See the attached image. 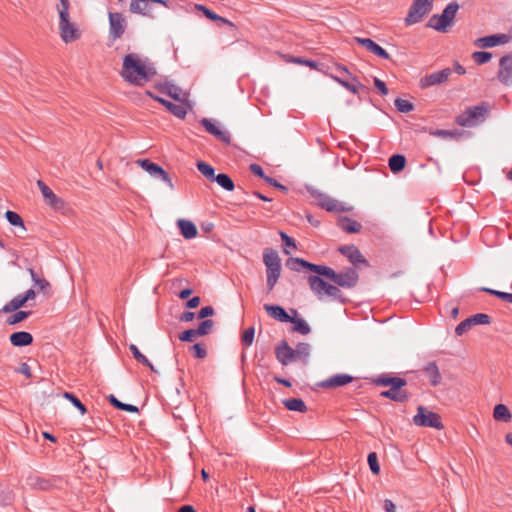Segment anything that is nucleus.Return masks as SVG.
<instances>
[{"label": "nucleus", "instance_id": "1", "mask_svg": "<svg viewBox=\"0 0 512 512\" xmlns=\"http://www.w3.org/2000/svg\"><path fill=\"white\" fill-rule=\"evenodd\" d=\"M157 74L154 63L147 57L137 53H129L124 56L121 77L129 84L143 86L150 82Z\"/></svg>", "mask_w": 512, "mask_h": 512}, {"label": "nucleus", "instance_id": "2", "mask_svg": "<svg viewBox=\"0 0 512 512\" xmlns=\"http://www.w3.org/2000/svg\"><path fill=\"white\" fill-rule=\"evenodd\" d=\"M489 109L490 105L487 102H481L479 105L467 107L454 121L461 127H476L488 118Z\"/></svg>", "mask_w": 512, "mask_h": 512}, {"label": "nucleus", "instance_id": "3", "mask_svg": "<svg viewBox=\"0 0 512 512\" xmlns=\"http://www.w3.org/2000/svg\"><path fill=\"white\" fill-rule=\"evenodd\" d=\"M460 5L456 1L450 2L442 11L441 14L432 15L426 26L436 30L437 32L445 33L454 24L457 12Z\"/></svg>", "mask_w": 512, "mask_h": 512}, {"label": "nucleus", "instance_id": "4", "mask_svg": "<svg viewBox=\"0 0 512 512\" xmlns=\"http://www.w3.org/2000/svg\"><path fill=\"white\" fill-rule=\"evenodd\" d=\"M308 284L310 286L311 291L319 299H322L324 295H327L342 303L345 302V298L343 297L341 290L337 286L327 283L324 279H322L319 276L309 275Z\"/></svg>", "mask_w": 512, "mask_h": 512}, {"label": "nucleus", "instance_id": "5", "mask_svg": "<svg viewBox=\"0 0 512 512\" xmlns=\"http://www.w3.org/2000/svg\"><path fill=\"white\" fill-rule=\"evenodd\" d=\"M308 191L316 200L317 205L328 212H349L352 210L351 206H347L345 203H342L317 189H308Z\"/></svg>", "mask_w": 512, "mask_h": 512}, {"label": "nucleus", "instance_id": "6", "mask_svg": "<svg viewBox=\"0 0 512 512\" xmlns=\"http://www.w3.org/2000/svg\"><path fill=\"white\" fill-rule=\"evenodd\" d=\"M433 8V0H413L405 18L407 26L419 23Z\"/></svg>", "mask_w": 512, "mask_h": 512}, {"label": "nucleus", "instance_id": "7", "mask_svg": "<svg viewBox=\"0 0 512 512\" xmlns=\"http://www.w3.org/2000/svg\"><path fill=\"white\" fill-rule=\"evenodd\" d=\"M413 422L420 427H430L438 430L444 428L440 415L423 406L417 408V414L413 417Z\"/></svg>", "mask_w": 512, "mask_h": 512}, {"label": "nucleus", "instance_id": "8", "mask_svg": "<svg viewBox=\"0 0 512 512\" xmlns=\"http://www.w3.org/2000/svg\"><path fill=\"white\" fill-rule=\"evenodd\" d=\"M329 280L339 287L351 289L358 284L359 274L354 267H348L344 271L340 272H336L332 269Z\"/></svg>", "mask_w": 512, "mask_h": 512}, {"label": "nucleus", "instance_id": "9", "mask_svg": "<svg viewBox=\"0 0 512 512\" xmlns=\"http://www.w3.org/2000/svg\"><path fill=\"white\" fill-rule=\"evenodd\" d=\"M406 385V379L399 377L394 384L389 386V389L382 391L380 396L398 403H405L411 396L407 390L403 389Z\"/></svg>", "mask_w": 512, "mask_h": 512}, {"label": "nucleus", "instance_id": "10", "mask_svg": "<svg viewBox=\"0 0 512 512\" xmlns=\"http://www.w3.org/2000/svg\"><path fill=\"white\" fill-rule=\"evenodd\" d=\"M137 164L149 175L165 182L171 190L174 189L171 177L160 165L150 161L149 159H139L137 160Z\"/></svg>", "mask_w": 512, "mask_h": 512}, {"label": "nucleus", "instance_id": "11", "mask_svg": "<svg viewBox=\"0 0 512 512\" xmlns=\"http://www.w3.org/2000/svg\"><path fill=\"white\" fill-rule=\"evenodd\" d=\"M59 29L61 39L65 43L73 42L80 36L75 24L70 21L69 12L59 14Z\"/></svg>", "mask_w": 512, "mask_h": 512}, {"label": "nucleus", "instance_id": "12", "mask_svg": "<svg viewBox=\"0 0 512 512\" xmlns=\"http://www.w3.org/2000/svg\"><path fill=\"white\" fill-rule=\"evenodd\" d=\"M490 323L491 317L488 314L477 313L460 322L455 329V333L458 336H461L464 333H466L469 329H471V327L474 325H487Z\"/></svg>", "mask_w": 512, "mask_h": 512}, {"label": "nucleus", "instance_id": "13", "mask_svg": "<svg viewBox=\"0 0 512 512\" xmlns=\"http://www.w3.org/2000/svg\"><path fill=\"white\" fill-rule=\"evenodd\" d=\"M109 26V36L115 41L124 34L126 20L121 13L109 12Z\"/></svg>", "mask_w": 512, "mask_h": 512}, {"label": "nucleus", "instance_id": "14", "mask_svg": "<svg viewBox=\"0 0 512 512\" xmlns=\"http://www.w3.org/2000/svg\"><path fill=\"white\" fill-rule=\"evenodd\" d=\"M200 124L205 128V130L213 135L216 139L223 142L226 145L231 144V134L228 130L221 129L217 126L213 120L209 118H202L200 120Z\"/></svg>", "mask_w": 512, "mask_h": 512}, {"label": "nucleus", "instance_id": "15", "mask_svg": "<svg viewBox=\"0 0 512 512\" xmlns=\"http://www.w3.org/2000/svg\"><path fill=\"white\" fill-rule=\"evenodd\" d=\"M45 202L54 210L61 211L65 208V201L58 197L42 180L37 181Z\"/></svg>", "mask_w": 512, "mask_h": 512}, {"label": "nucleus", "instance_id": "16", "mask_svg": "<svg viewBox=\"0 0 512 512\" xmlns=\"http://www.w3.org/2000/svg\"><path fill=\"white\" fill-rule=\"evenodd\" d=\"M451 74L452 70L450 68H445L440 71L433 72L422 77L419 81V86L424 89L430 86L445 83Z\"/></svg>", "mask_w": 512, "mask_h": 512}, {"label": "nucleus", "instance_id": "17", "mask_svg": "<svg viewBox=\"0 0 512 512\" xmlns=\"http://www.w3.org/2000/svg\"><path fill=\"white\" fill-rule=\"evenodd\" d=\"M338 251L343 256L348 258V260L354 266V268L358 267L361 264L365 266L369 265L367 259L363 256L361 251L353 244L339 246Z\"/></svg>", "mask_w": 512, "mask_h": 512}, {"label": "nucleus", "instance_id": "18", "mask_svg": "<svg viewBox=\"0 0 512 512\" xmlns=\"http://www.w3.org/2000/svg\"><path fill=\"white\" fill-rule=\"evenodd\" d=\"M498 79L504 85L512 82V51L500 58Z\"/></svg>", "mask_w": 512, "mask_h": 512}, {"label": "nucleus", "instance_id": "19", "mask_svg": "<svg viewBox=\"0 0 512 512\" xmlns=\"http://www.w3.org/2000/svg\"><path fill=\"white\" fill-rule=\"evenodd\" d=\"M275 356L276 359L284 366L297 359L295 350L288 345L286 340H282L275 348Z\"/></svg>", "mask_w": 512, "mask_h": 512}, {"label": "nucleus", "instance_id": "20", "mask_svg": "<svg viewBox=\"0 0 512 512\" xmlns=\"http://www.w3.org/2000/svg\"><path fill=\"white\" fill-rule=\"evenodd\" d=\"M508 41L509 37L506 34H493L476 39L474 44L479 48H492L506 44Z\"/></svg>", "mask_w": 512, "mask_h": 512}, {"label": "nucleus", "instance_id": "21", "mask_svg": "<svg viewBox=\"0 0 512 512\" xmlns=\"http://www.w3.org/2000/svg\"><path fill=\"white\" fill-rule=\"evenodd\" d=\"M355 41L371 53L383 59H390L388 52L370 38L356 37Z\"/></svg>", "mask_w": 512, "mask_h": 512}, {"label": "nucleus", "instance_id": "22", "mask_svg": "<svg viewBox=\"0 0 512 512\" xmlns=\"http://www.w3.org/2000/svg\"><path fill=\"white\" fill-rule=\"evenodd\" d=\"M353 381V377L348 374H336L323 380L320 386L325 389H331L336 387L345 386Z\"/></svg>", "mask_w": 512, "mask_h": 512}, {"label": "nucleus", "instance_id": "23", "mask_svg": "<svg viewBox=\"0 0 512 512\" xmlns=\"http://www.w3.org/2000/svg\"><path fill=\"white\" fill-rule=\"evenodd\" d=\"M337 226L348 234L359 233L362 229L361 223L347 216H339Z\"/></svg>", "mask_w": 512, "mask_h": 512}, {"label": "nucleus", "instance_id": "24", "mask_svg": "<svg viewBox=\"0 0 512 512\" xmlns=\"http://www.w3.org/2000/svg\"><path fill=\"white\" fill-rule=\"evenodd\" d=\"M290 312L293 314V316L290 317L291 320L288 322L293 324L292 331L302 335L309 334L311 332V328L303 318L298 317L297 310L290 309Z\"/></svg>", "mask_w": 512, "mask_h": 512}, {"label": "nucleus", "instance_id": "25", "mask_svg": "<svg viewBox=\"0 0 512 512\" xmlns=\"http://www.w3.org/2000/svg\"><path fill=\"white\" fill-rule=\"evenodd\" d=\"M429 378L430 384L434 387L438 386L442 381V376L435 361L428 362L422 369Z\"/></svg>", "mask_w": 512, "mask_h": 512}, {"label": "nucleus", "instance_id": "26", "mask_svg": "<svg viewBox=\"0 0 512 512\" xmlns=\"http://www.w3.org/2000/svg\"><path fill=\"white\" fill-rule=\"evenodd\" d=\"M9 340L14 347H25L33 343V336L26 331H17L10 335Z\"/></svg>", "mask_w": 512, "mask_h": 512}, {"label": "nucleus", "instance_id": "27", "mask_svg": "<svg viewBox=\"0 0 512 512\" xmlns=\"http://www.w3.org/2000/svg\"><path fill=\"white\" fill-rule=\"evenodd\" d=\"M264 309L269 314L270 317L274 318L277 321L288 323V321L291 320V316L280 305L265 304Z\"/></svg>", "mask_w": 512, "mask_h": 512}, {"label": "nucleus", "instance_id": "28", "mask_svg": "<svg viewBox=\"0 0 512 512\" xmlns=\"http://www.w3.org/2000/svg\"><path fill=\"white\" fill-rule=\"evenodd\" d=\"M177 226L180 230L181 235L185 239L190 240L197 236L198 230L196 225L192 221L186 219H179L177 221Z\"/></svg>", "mask_w": 512, "mask_h": 512}, {"label": "nucleus", "instance_id": "29", "mask_svg": "<svg viewBox=\"0 0 512 512\" xmlns=\"http://www.w3.org/2000/svg\"><path fill=\"white\" fill-rule=\"evenodd\" d=\"M331 78L340 84L342 87H344L349 92L357 95L359 94L360 90L365 89V86L361 84L356 77H352V82L346 81L343 78H340L338 76L331 75Z\"/></svg>", "mask_w": 512, "mask_h": 512}, {"label": "nucleus", "instance_id": "30", "mask_svg": "<svg viewBox=\"0 0 512 512\" xmlns=\"http://www.w3.org/2000/svg\"><path fill=\"white\" fill-rule=\"evenodd\" d=\"M465 134H466V131L458 130V129H453V130L436 129V130H431L430 131V135L435 136V137H439V138H442V139H456V140H459Z\"/></svg>", "mask_w": 512, "mask_h": 512}, {"label": "nucleus", "instance_id": "31", "mask_svg": "<svg viewBox=\"0 0 512 512\" xmlns=\"http://www.w3.org/2000/svg\"><path fill=\"white\" fill-rule=\"evenodd\" d=\"M194 8H195V10L202 12L205 15V17L211 21H219V22L224 23L230 27H234V24L230 20H228L222 16H219L218 14H216L215 12H213L212 10H210L203 4H195Z\"/></svg>", "mask_w": 512, "mask_h": 512}, {"label": "nucleus", "instance_id": "32", "mask_svg": "<svg viewBox=\"0 0 512 512\" xmlns=\"http://www.w3.org/2000/svg\"><path fill=\"white\" fill-rule=\"evenodd\" d=\"M263 262L266 268L276 267L281 265V259L277 251L272 248H266L263 252Z\"/></svg>", "mask_w": 512, "mask_h": 512}, {"label": "nucleus", "instance_id": "33", "mask_svg": "<svg viewBox=\"0 0 512 512\" xmlns=\"http://www.w3.org/2000/svg\"><path fill=\"white\" fill-rule=\"evenodd\" d=\"M493 417L496 421L508 423L512 420V414L505 404H497L493 410Z\"/></svg>", "mask_w": 512, "mask_h": 512}, {"label": "nucleus", "instance_id": "34", "mask_svg": "<svg viewBox=\"0 0 512 512\" xmlns=\"http://www.w3.org/2000/svg\"><path fill=\"white\" fill-rule=\"evenodd\" d=\"M284 407L290 411H297L304 413L307 411V406L301 398H289L282 401Z\"/></svg>", "mask_w": 512, "mask_h": 512}, {"label": "nucleus", "instance_id": "35", "mask_svg": "<svg viewBox=\"0 0 512 512\" xmlns=\"http://www.w3.org/2000/svg\"><path fill=\"white\" fill-rule=\"evenodd\" d=\"M266 275H267V290H268V292H271L274 289V287L281 275V265L276 266V267L266 268Z\"/></svg>", "mask_w": 512, "mask_h": 512}, {"label": "nucleus", "instance_id": "36", "mask_svg": "<svg viewBox=\"0 0 512 512\" xmlns=\"http://www.w3.org/2000/svg\"><path fill=\"white\" fill-rule=\"evenodd\" d=\"M27 270L30 273L34 286L37 287L39 292H45L50 289V283L44 277L39 275L33 268H28Z\"/></svg>", "mask_w": 512, "mask_h": 512}, {"label": "nucleus", "instance_id": "37", "mask_svg": "<svg viewBox=\"0 0 512 512\" xmlns=\"http://www.w3.org/2000/svg\"><path fill=\"white\" fill-rule=\"evenodd\" d=\"M388 165L393 173L401 172L406 166V158L401 154H394L388 160Z\"/></svg>", "mask_w": 512, "mask_h": 512}, {"label": "nucleus", "instance_id": "38", "mask_svg": "<svg viewBox=\"0 0 512 512\" xmlns=\"http://www.w3.org/2000/svg\"><path fill=\"white\" fill-rule=\"evenodd\" d=\"M129 350L131 351L133 357L136 359L137 362L148 367L152 372L157 373V370L155 369L154 365L149 361V359L145 355H143L140 352V350L135 344H130Z\"/></svg>", "mask_w": 512, "mask_h": 512}, {"label": "nucleus", "instance_id": "39", "mask_svg": "<svg viewBox=\"0 0 512 512\" xmlns=\"http://www.w3.org/2000/svg\"><path fill=\"white\" fill-rule=\"evenodd\" d=\"M27 302L25 301V299H23V295L22 294H18L17 296H15L14 298H12L9 302H7L3 308H2V312L3 313H11V312H14L16 310H19L21 307H23Z\"/></svg>", "mask_w": 512, "mask_h": 512}, {"label": "nucleus", "instance_id": "40", "mask_svg": "<svg viewBox=\"0 0 512 512\" xmlns=\"http://www.w3.org/2000/svg\"><path fill=\"white\" fill-rule=\"evenodd\" d=\"M213 182H216L226 191H233L235 188L233 180L228 174L225 173L217 174Z\"/></svg>", "mask_w": 512, "mask_h": 512}, {"label": "nucleus", "instance_id": "41", "mask_svg": "<svg viewBox=\"0 0 512 512\" xmlns=\"http://www.w3.org/2000/svg\"><path fill=\"white\" fill-rule=\"evenodd\" d=\"M287 267L296 272H300L303 268L308 269L309 262L298 257H291L286 262Z\"/></svg>", "mask_w": 512, "mask_h": 512}, {"label": "nucleus", "instance_id": "42", "mask_svg": "<svg viewBox=\"0 0 512 512\" xmlns=\"http://www.w3.org/2000/svg\"><path fill=\"white\" fill-rule=\"evenodd\" d=\"M196 166H197V169L199 170V172L204 177H206L211 182L214 181V178L216 177L215 169L210 164L203 162V161H198Z\"/></svg>", "mask_w": 512, "mask_h": 512}, {"label": "nucleus", "instance_id": "43", "mask_svg": "<svg viewBox=\"0 0 512 512\" xmlns=\"http://www.w3.org/2000/svg\"><path fill=\"white\" fill-rule=\"evenodd\" d=\"M32 314V311L16 310L12 315L6 319L8 325H16L21 321L27 319Z\"/></svg>", "mask_w": 512, "mask_h": 512}, {"label": "nucleus", "instance_id": "44", "mask_svg": "<svg viewBox=\"0 0 512 512\" xmlns=\"http://www.w3.org/2000/svg\"><path fill=\"white\" fill-rule=\"evenodd\" d=\"M171 114L174 116L184 119L187 114V109L183 105L174 104L170 101H167L164 106Z\"/></svg>", "mask_w": 512, "mask_h": 512}, {"label": "nucleus", "instance_id": "45", "mask_svg": "<svg viewBox=\"0 0 512 512\" xmlns=\"http://www.w3.org/2000/svg\"><path fill=\"white\" fill-rule=\"evenodd\" d=\"M295 350L296 358L301 359L304 363L307 362V359L310 355L311 346L306 342H300L297 344Z\"/></svg>", "mask_w": 512, "mask_h": 512}, {"label": "nucleus", "instance_id": "46", "mask_svg": "<svg viewBox=\"0 0 512 512\" xmlns=\"http://www.w3.org/2000/svg\"><path fill=\"white\" fill-rule=\"evenodd\" d=\"M29 485L40 490H48L52 486L50 479L42 477H29Z\"/></svg>", "mask_w": 512, "mask_h": 512}, {"label": "nucleus", "instance_id": "47", "mask_svg": "<svg viewBox=\"0 0 512 512\" xmlns=\"http://www.w3.org/2000/svg\"><path fill=\"white\" fill-rule=\"evenodd\" d=\"M398 377L391 376L389 374H381L372 379L373 383L376 386L380 387H388L394 384V381L397 380Z\"/></svg>", "mask_w": 512, "mask_h": 512}, {"label": "nucleus", "instance_id": "48", "mask_svg": "<svg viewBox=\"0 0 512 512\" xmlns=\"http://www.w3.org/2000/svg\"><path fill=\"white\" fill-rule=\"evenodd\" d=\"M307 270L317 273L318 274L317 276H319V277L324 276L329 279L330 275H331L332 268L325 266V265H318V264L309 262Z\"/></svg>", "mask_w": 512, "mask_h": 512}, {"label": "nucleus", "instance_id": "49", "mask_svg": "<svg viewBox=\"0 0 512 512\" xmlns=\"http://www.w3.org/2000/svg\"><path fill=\"white\" fill-rule=\"evenodd\" d=\"M473 61L478 65H484L492 59V53L487 51H475L472 53Z\"/></svg>", "mask_w": 512, "mask_h": 512}, {"label": "nucleus", "instance_id": "50", "mask_svg": "<svg viewBox=\"0 0 512 512\" xmlns=\"http://www.w3.org/2000/svg\"><path fill=\"white\" fill-rule=\"evenodd\" d=\"M63 397L69 400L74 407H76L82 415L87 412L86 406L73 394L70 392H64Z\"/></svg>", "mask_w": 512, "mask_h": 512}, {"label": "nucleus", "instance_id": "51", "mask_svg": "<svg viewBox=\"0 0 512 512\" xmlns=\"http://www.w3.org/2000/svg\"><path fill=\"white\" fill-rule=\"evenodd\" d=\"M394 105L401 113H408L414 110V105L410 101L402 98L395 99Z\"/></svg>", "mask_w": 512, "mask_h": 512}, {"label": "nucleus", "instance_id": "52", "mask_svg": "<svg viewBox=\"0 0 512 512\" xmlns=\"http://www.w3.org/2000/svg\"><path fill=\"white\" fill-rule=\"evenodd\" d=\"M148 8V3L141 0H132L130 4V11L137 14L146 15Z\"/></svg>", "mask_w": 512, "mask_h": 512}, {"label": "nucleus", "instance_id": "53", "mask_svg": "<svg viewBox=\"0 0 512 512\" xmlns=\"http://www.w3.org/2000/svg\"><path fill=\"white\" fill-rule=\"evenodd\" d=\"M5 217L12 226H19L25 229L24 221L18 213L8 210L5 213Z\"/></svg>", "mask_w": 512, "mask_h": 512}, {"label": "nucleus", "instance_id": "54", "mask_svg": "<svg viewBox=\"0 0 512 512\" xmlns=\"http://www.w3.org/2000/svg\"><path fill=\"white\" fill-rule=\"evenodd\" d=\"M213 326H214L213 320H210V319L203 320L202 322H200V324L196 328V332L198 333L199 336H205L210 333Z\"/></svg>", "mask_w": 512, "mask_h": 512}, {"label": "nucleus", "instance_id": "55", "mask_svg": "<svg viewBox=\"0 0 512 512\" xmlns=\"http://www.w3.org/2000/svg\"><path fill=\"white\" fill-rule=\"evenodd\" d=\"M165 94L176 101H181V98H180L181 88L173 83L168 82V81H167V90H166Z\"/></svg>", "mask_w": 512, "mask_h": 512}, {"label": "nucleus", "instance_id": "56", "mask_svg": "<svg viewBox=\"0 0 512 512\" xmlns=\"http://www.w3.org/2000/svg\"><path fill=\"white\" fill-rule=\"evenodd\" d=\"M367 461L370 467V470L373 474L377 475L380 472V465L378 463L377 454L375 452H371L368 454Z\"/></svg>", "mask_w": 512, "mask_h": 512}, {"label": "nucleus", "instance_id": "57", "mask_svg": "<svg viewBox=\"0 0 512 512\" xmlns=\"http://www.w3.org/2000/svg\"><path fill=\"white\" fill-rule=\"evenodd\" d=\"M254 336H255L254 327H249L243 332L241 341L245 346L249 347L252 345V343L254 341Z\"/></svg>", "mask_w": 512, "mask_h": 512}, {"label": "nucleus", "instance_id": "58", "mask_svg": "<svg viewBox=\"0 0 512 512\" xmlns=\"http://www.w3.org/2000/svg\"><path fill=\"white\" fill-rule=\"evenodd\" d=\"M196 337H199L196 329H187L178 336L179 340L182 342H193Z\"/></svg>", "mask_w": 512, "mask_h": 512}, {"label": "nucleus", "instance_id": "59", "mask_svg": "<svg viewBox=\"0 0 512 512\" xmlns=\"http://www.w3.org/2000/svg\"><path fill=\"white\" fill-rule=\"evenodd\" d=\"M190 349L193 356L196 358L203 359L207 356V350L201 343H196L192 345Z\"/></svg>", "mask_w": 512, "mask_h": 512}, {"label": "nucleus", "instance_id": "60", "mask_svg": "<svg viewBox=\"0 0 512 512\" xmlns=\"http://www.w3.org/2000/svg\"><path fill=\"white\" fill-rule=\"evenodd\" d=\"M279 234H280L281 240H282V242H283L285 247H290V248H293V249L296 248V242H295V240L292 237H290L289 235H287L283 231H280Z\"/></svg>", "mask_w": 512, "mask_h": 512}, {"label": "nucleus", "instance_id": "61", "mask_svg": "<svg viewBox=\"0 0 512 512\" xmlns=\"http://www.w3.org/2000/svg\"><path fill=\"white\" fill-rule=\"evenodd\" d=\"M250 171L258 176L259 178L263 179L265 181V178H268L269 176H267L263 170V168L259 165V164H256V163H253L250 165Z\"/></svg>", "mask_w": 512, "mask_h": 512}, {"label": "nucleus", "instance_id": "62", "mask_svg": "<svg viewBox=\"0 0 512 512\" xmlns=\"http://www.w3.org/2000/svg\"><path fill=\"white\" fill-rule=\"evenodd\" d=\"M214 313H215V310L212 306H204L199 310L198 318L205 319L207 317L213 316Z\"/></svg>", "mask_w": 512, "mask_h": 512}, {"label": "nucleus", "instance_id": "63", "mask_svg": "<svg viewBox=\"0 0 512 512\" xmlns=\"http://www.w3.org/2000/svg\"><path fill=\"white\" fill-rule=\"evenodd\" d=\"M374 86L378 89L379 93L383 96L388 94V88L386 86V83L382 81L381 79L375 77L374 78Z\"/></svg>", "mask_w": 512, "mask_h": 512}, {"label": "nucleus", "instance_id": "64", "mask_svg": "<svg viewBox=\"0 0 512 512\" xmlns=\"http://www.w3.org/2000/svg\"><path fill=\"white\" fill-rule=\"evenodd\" d=\"M17 373H20L24 375L27 378L32 377L31 368L27 363H22L18 368L15 370Z\"/></svg>", "mask_w": 512, "mask_h": 512}]
</instances>
